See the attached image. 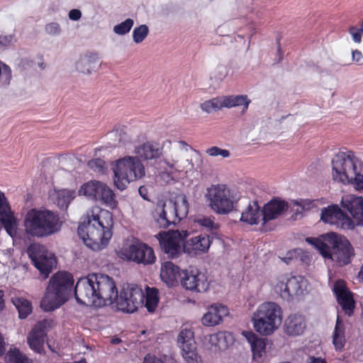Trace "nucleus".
I'll list each match as a JSON object with an SVG mask.
<instances>
[{
    "mask_svg": "<svg viewBox=\"0 0 363 363\" xmlns=\"http://www.w3.org/2000/svg\"><path fill=\"white\" fill-rule=\"evenodd\" d=\"M74 284L72 274L58 272L49 280L45 295L40 301V307L44 311H55L62 306L69 298Z\"/></svg>",
    "mask_w": 363,
    "mask_h": 363,
    "instance_id": "5",
    "label": "nucleus"
},
{
    "mask_svg": "<svg viewBox=\"0 0 363 363\" xmlns=\"http://www.w3.org/2000/svg\"><path fill=\"white\" fill-rule=\"evenodd\" d=\"M98 55L96 53H87L84 57L81 59L77 64V67L79 72L84 74L91 73L95 68V64L98 61Z\"/></svg>",
    "mask_w": 363,
    "mask_h": 363,
    "instance_id": "36",
    "label": "nucleus"
},
{
    "mask_svg": "<svg viewBox=\"0 0 363 363\" xmlns=\"http://www.w3.org/2000/svg\"><path fill=\"white\" fill-rule=\"evenodd\" d=\"M306 320L305 317L299 313H294L289 315L284 323V330L291 336L301 335L306 328Z\"/></svg>",
    "mask_w": 363,
    "mask_h": 363,
    "instance_id": "25",
    "label": "nucleus"
},
{
    "mask_svg": "<svg viewBox=\"0 0 363 363\" xmlns=\"http://www.w3.org/2000/svg\"><path fill=\"white\" fill-rule=\"evenodd\" d=\"M4 291L2 290H0V312L3 310L4 308Z\"/></svg>",
    "mask_w": 363,
    "mask_h": 363,
    "instance_id": "56",
    "label": "nucleus"
},
{
    "mask_svg": "<svg viewBox=\"0 0 363 363\" xmlns=\"http://www.w3.org/2000/svg\"><path fill=\"white\" fill-rule=\"evenodd\" d=\"M50 326L48 320L39 321L27 337V342L30 348L38 354H44L45 337L47 335V328Z\"/></svg>",
    "mask_w": 363,
    "mask_h": 363,
    "instance_id": "19",
    "label": "nucleus"
},
{
    "mask_svg": "<svg viewBox=\"0 0 363 363\" xmlns=\"http://www.w3.org/2000/svg\"><path fill=\"white\" fill-rule=\"evenodd\" d=\"M11 42V37L9 38L6 36H0V44L6 45V43Z\"/></svg>",
    "mask_w": 363,
    "mask_h": 363,
    "instance_id": "55",
    "label": "nucleus"
},
{
    "mask_svg": "<svg viewBox=\"0 0 363 363\" xmlns=\"http://www.w3.org/2000/svg\"><path fill=\"white\" fill-rule=\"evenodd\" d=\"M48 347H49V348L50 349V350H51L52 352H55V351L54 350V349H52L50 345H48Z\"/></svg>",
    "mask_w": 363,
    "mask_h": 363,
    "instance_id": "61",
    "label": "nucleus"
},
{
    "mask_svg": "<svg viewBox=\"0 0 363 363\" xmlns=\"http://www.w3.org/2000/svg\"><path fill=\"white\" fill-rule=\"evenodd\" d=\"M306 240L315 247L324 258L336 262L340 266L349 264L354 255L349 240L335 233L324 234L320 238H308Z\"/></svg>",
    "mask_w": 363,
    "mask_h": 363,
    "instance_id": "4",
    "label": "nucleus"
},
{
    "mask_svg": "<svg viewBox=\"0 0 363 363\" xmlns=\"http://www.w3.org/2000/svg\"><path fill=\"white\" fill-rule=\"evenodd\" d=\"M242 335L250 344L253 357L255 359L261 357L265 352L266 343L264 340L258 337L252 332H243Z\"/></svg>",
    "mask_w": 363,
    "mask_h": 363,
    "instance_id": "31",
    "label": "nucleus"
},
{
    "mask_svg": "<svg viewBox=\"0 0 363 363\" xmlns=\"http://www.w3.org/2000/svg\"><path fill=\"white\" fill-rule=\"evenodd\" d=\"M180 282L185 289L196 292L206 291L208 287L206 275L197 269L183 271Z\"/></svg>",
    "mask_w": 363,
    "mask_h": 363,
    "instance_id": "17",
    "label": "nucleus"
},
{
    "mask_svg": "<svg viewBox=\"0 0 363 363\" xmlns=\"http://www.w3.org/2000/svg\"><path fill=\"white\" fill-rule=\"evenodd\" d=\"M74 190L60 189L52 195L54 203L60 208H67L69 203L75 198Z\"/></svg>",
    "mask_w": 363,
    "mask_h": 363,
    "instance_id": "34",
    "label": "nucleus"
},
{
    "mask_svg": "<svg viewBox=\"0 0 363 363\" xmlns=\"http://www.w3.org/2000/svg\"><path fill=\"white\" fill-rule=\"evenodd\" d=\"M321 220L330 225L343 229H352L354 223L337 206H330L322 209Z\"/></svg>",
    "mask_w": 363,
    "mask_h": 363,
    "instance_id": "18",
    "label": "nucleus"
},
{
    "mask_svg": "<svg viewBox=\"0 0 363 363\" xmlns=\"http://www.w3.org/2000/svg\"><path fill=\"white\" fill-rule=\"evenodd\" d=\"M255 330L261 335L273 334L282 322V311L276 303L267 301L258 306L251 317Z\"/></svg>",
    "mask_w": 363,
    "mask_h": 363,
    "instance_id": "7",
    "label": "nucleus"
},
{
    "mask_svg": "<svg viewBox=\"0 0 363 363\" xmlns=\"http://www.w3.org/2000/svg\"><path fill=\"white\" fill-rule=\"evenodd\" d=\"M135 153L140 160H150L159 157V148L157 144L147 142L135 147Z\"/></svg>",
    "mask_w": 363,
    "mask_h": 363,
    "instance_id": "30",
    "label": "nucleus"
},
{
    "mask_svg": "<svg viewBox=\"0 0 363 363\" xmlns=\"http://www.w3.org/2000/svg\"><path fill=\"white\" fill-rule=\"evenodd\" d=\"M74 296L82 305L103 306L116 301L118 310L132 313L142 307L145 293L135 284H123L119 294L113 278L102 274H90L80 278L74 287Z\"/></svg>",
    "mask_w": 363,
    "mask_h": 363,
    "instance_id": "1",
    "label": "nucleus"
},
{
    "mask_svg": "<svg viewBox=\"0 0 363 363\" xmlns=\"http://www.w3.org/2000/svg\"><path fill=\"white\" fill-rule=\"evenodd\" d=\"M357 158L352 151L340 152L332 160V176L335 181L354 183L358 189H363V176L357 172Z\"/></svg>",
    "mask_w": 363,
    "mask_h": 363,
    "instance_id": "8",
    "label": "nucleus"
},
{
    "mask_svg": "<svg viewBox=\"0 0 363 363\" xmlns=\"http://www.w3.org/2000/svg\"><path fill=\"white\" fill-rule=\"evenodd\" d=\"M60 30V26L57 23H50L45 26V31L50 35H58Z\"/></svg>",
    "mask_w": 363,
    "mask_h": 363,
    "instance_id": "46",
    "label": "nucleus"
},
{
    "mask_svg": "<svg viewBox=\"0 0 363 363\" xmlns=\"http://www.w3.org/2000/svg\"><path fill=\"white\" fill-rule=\"evenodd\" d=\"M98 201L111 209L116 208L118 206L115 193L106 184L101 191Z\"/></svg>",
    "mask_w": 363,
    "mask_h": 363,
    "instance_id": "38",
    "label": "nucleus"
},
{
    "mask_svg": "<svg viewBox=\"0 0 363 363\" xmlns=\"http://www.w3.org/2000/svg\"><path fill=\"white\" fill-rule=\"evenodd\" d=\"M114 184L120 189H125L131 182L145 175V167L141 160L135 156H125L117 160L113 165Z\"/></svg>",
    "mask_w": 363,
    "mask_h": 363,
    "instance_id": "10",
    "label": "nucleus"
},
{
    "mask_svg": "<svg viewBox=\"0 0 363 363\" xmlns=\"http://www.w3.org/2000/svg\"><path fill=\"white\" fill-rule=\"evenodd\" d=\"M218 74L216 76L217 80H223L227 75V68L224 66H218L217 67Z\"/></svg>",
    "mask_w": 363,
    "mask_h": 363,
    "instance_id": "49",
    "label": "nucleus"
},
{
    "mask_svg": "<svg viewBox=\"0 0 363 363\" xmlns=\"http://www.w3.org/2000/svg\"><path fill=\"white\" fill-rule=\"evenodd\" d=\"M158 290L155 288L146 287V294H145V298H159L157 297Z\"/></svg>",
    "mask_w": 363,
    "mask_h": 363,
    "instance_id": "48",
    "label": "nucleus"
},
{
    "mask_svg": "<svg viewBox=\"0 0 363 363\" xmlns=\"http://www.w3.org/2000/svg\"><path fill=\"white\" fill-rule=\"evenodd\" d=\"M206 153L211 157H221L223 158L229 157L230 155L228 150L221 149L217 146H213L206 150Z\"/></svg>",
    "mask_w": 363,
    "mask_h": 363,
    "instance_id": "43",
    "label": "nucleus"
},
{
    "mask_svg": "<svg viewBox=\"0 0 363 363\" xmlns=\"http://www.w3.org/2000/svg\"><path fill=\"white\" fill-rule=\"evenodd\" d=\"M149 32L148 27L146 25H141L134 28L133 31V38L135 43H142L147 37Z\"/></svg>",
    "mask_w": 363,
    "mask_h": 363,
    "instance_id": "41",
    "label": "nucleus"
},
{
    "mask_svg": "<svg viewBox=\"0 0 363 363\" xmlns=\"http://www.w3.org/2000/svg\"><path fill=\"white\" fill-rule=\"evenodd\" d=\"M120 258L145 265L153 263L156 257L154 250L147 244L136 242L123 246L118 252Z\"/></svg>",
    "mask_w": 363,
    "mask_h": 363,
    "instance_id": "14",
    "label": "nucleus"
},
{
    "mask_svg": "<svg viewBox=\"0 0 363 363\" xmlns=\"http://www.w3.org/2000/svg\"><path fill=\"white\" fill-rule=\"evenodd\" d=\"M229 314L228 308L221 304L211 306L203 315L201 321L203 325L213 327L220 324L223 318Z\"/></svg>",
    "mask_w": 363,
    "mask_h": 363,
    "instance_id": "24",
    "label": "nucleus"
},
{
    "mask_svg": "<svg viewBox=\"0 0 363 363\" xmlns=\"http://www.w3.org/2000/svg\"><path fill=\"white\" fill-rule=\"evenodd\" d=\"M287 209L288 204L286 201L279 199L271 200L262 208L265 223L269 220L277 218Z\"/></svg>",
    "mask_w": 363,
    "mask_h": 363,
    "instance_id": "27",
    "label": "nucleus"
},
{
    "mask_svg": "<svg viewBox=\"0 0 363 363\" xmlns=\"http://www.w3.org/2000/svg\"><path fill=\"white\" fill-rule=\"evenodd\" d=\"M88 166L94 172H102L104 169L105 162L99 158L94 159L88 162Z\"/></svg>",
    "mask_w": 363,
    "mask_h": 363,
    "instance_id": "44",
    "label": "nucleus"
},
{
    "mask_svg": "<svg viewBox=\"0 0 363 363\" xmlns=\"http://www.w3.org/2000/svg\"><path fill=\"white\" fill-rule=\"evenodd\" d=\"M306 284L307 281L303 277L287 274L278 276L272 281L274 291L286 300L302 295L306 288Z\"/></svg>",
    "mask_w": 363,
    "mask_h": 363,
    "instance_id": "12",
    "label": "nucleus"
},
{
    "mask_svg": "<svg viewBox=\"0 0 363 363\" xmlns=\"http://www.w3.org/2000/svg\"><path fill=\"white\" fill-rule=\"evenodd\" d=\"M158 301L159 298H145V306L149 312H153L157 306Z\"/></svg>",
    "mask_w": 363,
    "mask_h": 363,
    "instance_id": "47",
    "label": "nucleus"
},
{
    "mask_svg": "<svg viewBox=\"0 0 363 363\" xmlns=\"http://www.w3.org/2000/svg\"><path fill=\"white\" fill-rule=\"evenodd\" d=\"M82 16V12L79 9H72L69 12V18L73 21H78Z\"/></svg>",
    "mask_w": 363,
    "mask_h": 363,
    "instance_id": "50",
    "label": "nucleus"
},
{
    "mask_svg": "<svg viewBox=\"0 0 363 363\" xmlns=\"http://www.w3.org/2000/svg\"><path fill=\"white\" fill-rule=\"evenodd\" d=\"M189 212V203L184 194H178L165 200L162 204V213H160V228L176 224L185 218Z\"/></svg>",
    "mask_w": 363,
    "mask_h": 363,
    "instance_id": "11",
    "label": "nucleus"
},
{
    "mask_svg": "<svg viewBox=\"0 0 363 363\" xmlns=\"http://www.w3.org/2000/svg\"><path fill=\"white\" fill-rule=\"evenodd\" d=\"M233 337L230 333L220 331L205 335L203 340V347L212 352H217L226 350L233 343Z\"/></svg>",
    "mask_w": 363,
    "mask_h": 363,
    "instance_id": "21",
    "label": "nucleus"
},
{
    "mask_svg": "<svg viewBox=\"0 0 363 363\" xmlns=\"http://www.w3.org/2000/svg\"><path fill=\"white\" fill-rule=\"evenodd\" d=\"M155 238L159 240V233L155 235Z\"/></svg>",
    "mask_w": 363,
    "mask_h": 363,
    "instance_id": "62",
    "label": "nucleus"
},
{
    "mask_svg": "<svg viewBox=\"0 0 363 363\" xmlns=\"http://www.w3.org/2000/svg\"><path fill=\"white\" fill-rule=\"evenodd\" d=\"M349 33L351 35L352 40L354 43H359L361 42V40H362L361 35H362V33H363L362 31V28H357L355 26H351L349 28Z\"/></svg>",
    "mask_w": 363,
    "mask_h": 363,
    "instance_id": "45",
    "label": "nucleus"
},
{
    "mask_svg": "<svg viewBox=\"0 0 363 363\" xmlns=\"http://www.w3.org/2000/svg\"><path fill=\"white\" fill-rule=\"evenodd\" d=\"M104 184V183L99 181H89L81 186L79 194L98 201Z\"/></svg>",
    "mask_w": 363,
    "mask_h": 363,
    "instance_id": "32",
    "label": "nucleus"
},
{
    "mask_svg": "<svg viewBox=\"0 0 363 363\" xmlns=\"http://www.w3.org/2000/svg\"><path fill=\"white\" fill-rule=\"evenodd\" d=\"M225 108H231L236 106H243L242 113L248 109L251 100L247 95H229L223 96Z\"/></svg>",
    "mask_w": 363,
    "mask_h": 363,
    "instance_id": "35",
    "label": "nucleus"
},
{
    "mask_svg": "<svg viewBox=\"0 0 363 363\" xmlns=\"http://www.w3.org/2000/svg\"><path fill=\"white\" fill-rule=\"evenodd\" d=\"M143 363H159V359L154 355L147 354L144 358Z\"/></svg>",
    "mask_w": 363,
    "mask_h": 363,
    "instance_id": "52",
    "label": "nucleus"
},
{
    "mask_svg": "<svg viewBox=\"0 0 363 363\" xmlns=\"http://www.w3.org/2000/svg\"><path fill=\"white\" fill-rule=\"evenodd\" d=\"M346 327L343 320L339 315L337 317L336 323L332 334V342L336 351H342L346 343Z\"/></svg>",
    "mask_w": 363,
    "mask_h": 363,
    "instance_id": "29",
    "label": "nucleus"
},
{
    "mask_svg": "<svg viewBox=\"0 0 363 363\" xmlns=\"http://www.w3.org/2000/svg\"><path fill=\"white\" fill-rule=\"evenodd\" d=\"M112 213L99 206L92 207L88 212L86 221L78 227V235L85 245L93 250L104 248L113 235Z\"/></svg>",
    "mask_w": 363,
    "mask_h": 363,
    "instance_id": "2",
    "label": "nucleus"
},
{
    "mask_svg": "<svg viewBox=\"0 0 363 363\" xmlns=\"http://www.w3.org/2000/svg\"><path fill=\"white\" fill-rule=\"evenodd\" d=\"M205 198L211 210L218 214L226 215L236 208L240 195L236 189L226 184H216L206 189Z\"/></svg>",
    "mask_w": 363,
    "mask_h": 363,
    "instance_id": "9",
    "label": "nucleus"
},
{
    "mask_svg": "<svg viewBox=\"0 0 363 363\" xmlns=\"http://www.w3.org/2000/svg\"><path fill=\"white\" fill-rule=\"evenodd\" d=\"M4 71L7 72L8 74L9 75V77H11V69L9 66L6 65H4Z\"/></svg>",
    "mask_w": 363,
    "mask_h": 363,
    "instance_id": "58",
    "label": "nucleus"
},
{
    "mask_svg": "<svg viewBox=\"0 0 363 363\" xmlns=\"http://www.w3.org/2000/svg\"><path fill=\"white\" fill-rule=\"evenodd\" d=\"M352 60L357 62H361L363 58V56L360 51L356 50L352 51Z\"/></svg>",
    "mask_w": 363,
    "mask_h": 363,
    "instance_id": "51",
    "label": "nucleus"
},
{
    "mask_svg": "<svg viewBox=\"0 0 363 363\" xmlns=\"http://www.w3.org/2000/svg\"><path fill=\"white\" fill-rule=\"evenodd\" d=\"M342 205L352 215L358 225H363V199L352 194L345 195L342 198Z\"/></svg>",
    "mask_w": 363,
    "mask_h": 363,
    "instance_id": "23",
    "label": "nucleus"
},
{
    "mask_svg": "<svg viewBox=\"0 0 363 363\" xmlns=\"http://www.w3.org/2000/svg\"><path fill=\"white\" fill-rule=\"evenodd\" d=\"M333 291L342 309L347 315L349 316L351 315L354 308V301L345 281L342 279L336 281L334 284Z\"/></svg>",
    "mask_w": 363,
    "mask_h": 363,
    "instance_id": "20",
    "label": "nucleus"
},
{
    "mask_svg": "<svg viewBox=\"0 0 363 363\" xmlns=\"http://www.w3.org/2000/svg\"><path fill=\"white\" fill-rule=\"evenodd\" d=\"M177 343L186 363H202V358L198 352L194 340V333L191 328L181 329L177 335Z\"/></svg>",
    "mask_w": 363,
    "mask_h": 363,
    "instance_id": "13",
    "label": "nucleus"
},
{
    "mask_svg": "<svg viewBox=\"0 0 363 363\" xmlns=\"http://www.w3.org/2000/svg\"><path fill=\"white\" fill-rule=\"evenodd\" d=\"M59 216L48 209L31 208L26 214L23 226L26 233L36 238L48 237L58 231Z\"/></svg>",
    "mask_w": 363,
    "mask_h": 363,
    "instance_id": "6",
    "label": "nucleus"
},
{
    "mask_svg": "<svg viewBox=\"0 0 363 363\" xmlns=\"http://www.w3.org/2000/svg\"><path fill=\"white\" fill-rule=\"evenodd\" d=\"M177 146L174 147L170 140H164L160 146V180L169 183L174 179V174L178 172H187L194 168L191 160L184 159L183 156L191 150L201 156L199 150L193 148L186 141H176Z\"/></svg>",
    "mask_w": 363,
    "mask_h": 363,
    "instance_id": "3",
    "label": "nucleus"
},
{
    "mask_svg": "<svg viewBox=\"0 0 363 363\" xmlns=\"http://www.w3.org/2000/svg\"><path fill=\"white\" fill-rule=\"evenodd\" d=\"M14 306L18 311V316L24 319L32 312V306L29 301L23 298H16L13 300Z\"/></svg>",
    "mask_w": 363,
    "mask_h": 363,
    "instance_id": "39",
    "label": "nucleus"
},
{
    "mask_svg": "<svg viewBox=\"0 0 363 363\" xmlns=\"http://www.w3.org/2000/svg\"><path fill=\"white\" fill-rule=\"evenodd\" d=\"M28 254L34 266L47 277L52 271L55 259L48 256L44 247L33 244L28 248Z\"/></svg>",
    "mask_w": 363,
    "mask_h": 363,
    "instance_id": "16",
    "label": "nucleus"
},
{
    "mask_svg": "<svg viewBox=\"0 0 363 363\" xmlns=\"http://www.w3.org/2000/svg\"><path fill=\"white\" fill-rule=\"evenodd\" d=\"M277 43H278V48H277L278 52L279 53V55H282L283 53L281 51L280 43H279V42H278Z\"/></svg>",
    "mask_w": 363,
    "mask_h": 363,
    "instance_id": "60",
    "label": "nucleus"
},
{
    "mask_svg": "<svg viewBox=\"0 0 363 363\" xmlns=\"http://www.w3.org/2000/svg\"><path fill=\"white\" fill-rule=\"evenodd\" d=\"M188 236L187 231L169 230L160 232V248L169 257H178L184 247V240Z\"/></svg>",
    "mask_w": 363,
    "mask_h": 363,
    "instance_id": "15",
    "label": "nucleus"
},
{
    "mask_svg": "<svg viewBox=\"0 0 363 363\" xmlns=\"http://www.w3.org/2000/svg\"><path fill=\"white\" fill-rule=\"evenodd\" d=\"M295 204H296L298 206V208L296 210L297 212L301 213V211H303L305 208L306 201H296Z\"/></svg>",
    "mask_w": 363,
    "mask_h": 363,
    "instance_id": "54",
    "label": "nucleus"
},
{
    "mask_svg": "<svg viewBox=\"0 0 363 363\" xmlns=\"http://www.w3.org/2000/svg\"><path fill=\"white\" fill-rule=\"evenodd\" d=\"M199 107L202 111L206 113H211L213 111L220 110L223 108H225L223 96H219L209 100H206L201 103Z\"/></svg>",
    "mask_w": 363,
    "mask_h": 363,
    "instance_id": "37",
    "label": "nucleus"
},
{
    "mask_svg": "<svg viewBox=\"0 0 363 363\" xmlns=\"http://www.w3.org/2000/svg\"><path fill=\"white\" fill-rule=\"evenodd\" d=\"M139 194L145 200H150L149 198L147 197V188L145 187V186H140L139 188Z\"/></svg>",
    "mask_w": 363,
    "mask_h": 363,
    "instance_id": "53",
    "label": "nucleus"
},
{
    "mask_svg": "<svg viewBox=\"0 0 363 363\" xmlns=\"http://www.w3.org/2000/svg\"><path fill=\"white\" fill-rule=\"evenodd\" d=\"M195 222L206 230L214 233L218 228V224L214 222V218L210 216H200L195 219Z\"/></svg>",
    "mask_w": 363,
    "mask_h": 363,
    "instance_id": "40",
    "label": "nucleus"
},
{
    "mask_svg": "<svg viewBox=\"0 0 363 363\" xmlns=\"http://www.w3.org/2000/svg\"><path fill=\"white\" fill-rule=\"evenodd\" d=\"M240 220L250 225L265 224L263 210L257 201L249 203L247 208L242 212Z\"/></svg>",
    "mask_w": 363,
    "mask_h": 363,
    "instance_id": "26",
    "label": "nucleus"
},
{
    "mask_svg": "<svg viewBox=\"0 0 363 363\" xmlns=\"http://www.w3.org/2000/svg\"><path fill=\"white\" fill-rule=\"evenodd\" d=\"M111 342H112V343L116 344V343H118L119 342H121V340H120V339H118V338H116V339H113V340H111Z\"/></svg>",
    "mask_w": 363,
    "mask_h": 363,
    "instance_id": "59",
    "label": "nucleus"
},
{
    "mask_svg": "<svg viewBox=\"0 0 363 363\" xmlns=\"http://www.w3.org/2000/svg\"><path fill=\"white\" fill-rule=\"evenodd\" d=\"M134 25V21L131 18H127L125 21L116 25L113 27V31L118 35H125L130 32Z\"/></svg>",
    "mask_w": 363,
    "mask_h": 363,
    "instance_id": "42",
    "label": "nucleus"
},
{
    "mask_svg": "<svg viewBox=\"0 0 363 363\" xmlns=\"http://www.w3.org/2000/svg\"><path fill=\"white\" fill-rule=\"evenodd\" d=\"M310 363H326V362L320 358L313 357L311 359Z\"/></svg>",
    "mask_w": 363,
    "mask_h": 363,
    "instance_id": "57",
    "label": "nucleus"
},
{
    "mask_svg": "<svg viewBox=\"0 0 363 363\" xmlns=\"http://www.w3.org/2000/svg\"><path fill=\"white\" fill-rule=\"evenodd\" d=\"M211 243L208 235H199L184 243V252L190 256H196L206 252Z\"/></svg>",
    "mask_w": 363,
    "mask_h": 363,
    "instance_id": "22",
    "label": "nucleus"
},
{
    "mask_svg": "<svg viewBox=\"0 0 363 363\" xmlns=\"http://www.w3.org/2000/svg\"><path fill=\"white\" fill-rule=\"evenodd\" d=\"M104 184V183L99 181H89L81 186L79 194L98 201Z\"/></svg>",
    "mask_w": 363,
    "mask_h": 363,
    "instance_id": "33",
    "label": "nucleus"
},
{
    "mask_svg": "<svg viewBox=\"0 0 363 363\" xmlns=\"http://www.w3.org/2000/svg\"><path fill=\"white\" fill-rule=\"evenodd\" d=\"M361 28H362V33H363V22H362V24Z\"/></svg>",
    "mask_w": 363,
    "mask_h": 363,
    "instance_id": "63",
    "label": "nucleus"
},
{
    "mask_svg": "<svg viewBox=\"0 0 363 363\" xmlns=\"http://www.w3.org/2000/svg\"><path fill=\"white\" fill-rule=\"evenodd\" d=\"M181 276L179 268L171 262L164 263L160 269V279L168 286L177 285L179 277L181 278Z\"/></svg>",
    "mask_w": 363,
    "mask_h": 363,
    "instance_id": "28",
    "label": "nucleus"
}]
</instances>
